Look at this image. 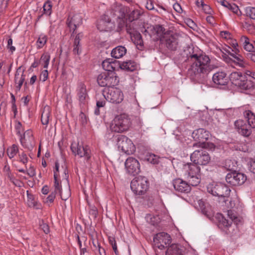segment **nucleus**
<instances>
[{
    "instance_id": "1",
    "label": "nucleus",
    "mask_w": 255,
    "mask_h": 255,
    "mask_svg": "<svg viewBox=\"0 0 255 255\" xmlns=\"http://www.w3.org/2000/svg\"><path fill=\"white\" fill-rule=\"evenodd\" d=\"M228 217L230 219H226L222 214H217L216 218L219 220V227L227 234H232L236 225L240 221V219L237 216L233 210L228 211Z\"/></svg>"
},
{
    "instance_id": "2",
    "label": "nucleus",
    "mask_w": 255,
    "mask_h": 255,
    "mask_svg": "<svg viewBox=\"0 0 255 255\" xmlns=\"http://www.w3.org/2000/svg\"><path fill=\"white\" fill-rule=\"evenodd\" d=\"M209 136V132L204 128H199L194 130L192 132V138L196 142L193 144V146H199L210 150H214L215 145L213 143L206 142Z\"/></svg>"
},
{
    "instance_id": "3",
    "label": "nucleus",
    "mask_w": 255,
    "mask_h": 255,
    "mask_svg": "<svg viewBox=\"0 0 255 255\" xmlns=\"http://www.w3.org/2000/svg\"><path fill=\"white\" fill-rule=\"evenodd\" d=\"M131 126L129 117L125 114L117 116L112 121L110 129L112 132L122 133L128 130Z\"/></svg>"
},
{
    "instance_id": "4",
    "label": "nucleus",
    "mask_w": 255,
    "mask_h": 255,
    "mask_svg": "<svg viewBox=\"0 0 255 255\" xmlns=\"http://www.w3.org/2000/svg\"><path fill=\"white\" fill-rule=\"evenodd\" d=\"M202 148L196 150L192 153V170L195 173L198 174L200 171V168L197 165H206L210 160L208 153Z\"/></svg>"
},
{
    "instance_id": "5",
    "label": "nucleus",
    "mask_w": 255,
    "mask_h": 255,
    "mask_svg": "<svg viewBox=\"0 0 255 255\" xmlns=\"http://www.w3.org/2000/svg\"><path fill=\"white\" fill-rule=\"evenodd\" d=\"M194 51V47L192 48ZM192 52V68H194V73H205L209 69V63L210 59L208 56L199 54H194Z\"/></svg>"
},
{
    "instance_id": "6",
    "label": "nucleus",
    "mask_w": 255,
    "mask_h": 255,
    "mask_svg": "<svg viewBox=\"0 0 255 255\" xmlns=\"http://www.w3.org/2000/svg\"><path fill=\"white\" fill-rule=\"evenodd\" d=\"M207 189L212 195L223 198L225 202L228 201L226 198H228L231 192L230 189L225 184L214 182L209 184Z\"/></svg>"
},
{
    "instance_id": "7",
    "label": "nucleus",
    "mask_w": 255,
    "mask_h": 255,
    "mask_svg": "<svg viewBox=\"0 0 255 255\" xmlns=\"http://www.w3.org/2000/svg\"><path fill=\"white\" fill-rule=\"evenodd\" d=\"M149 182L147 179L143 176H139L135 177L130 183V188L135 194H144L147 190Z\"/></svg>"
},
{
    "instance_id": "8",
    "label": "nucleus",
    "mask_w": 255,
    "mask_h": 255,
    "mask_svg": "<svg viewBox=\"0 0 255 255\" xmlns=\"http://www.w3.org/2000/svg\"><path fill=\"white\" fill-rule=\"evenodd\" d=\"M106 92V100L112 103L120 104L124 100V94L119 88L114 87H108Z\"/></svg>"
},
{
    "instance_id": "9",
    "label": "nucleus",
    "mask_w": 255,
    "mask_h": 255,
    "mask_svg": "<svg viewBox=\"0 0 255 255\" xmlns=\"http://www.w3.org/2000/svg\"><path fill=\"white\" fill-rule=\"evenodd\" d=\"M117 145L119 150L127 154H132L135 151V147L132 141L124 135L118 137Z\"/></svg>"
},
{
    "instance_id": "10",
    "label": "nucleus",
    "mask_w": 255,
    "mask_h": 255,
    "mask_svg": "<svg viewBox=\"0 0 255 255\" xmlns=\"http://www.w3.org/2000/svg\"><path fill=\"white\" fill-rule=\"evenodd\" d=\"M71 149L73 154L80 157H85L88 161L91 158V151L87 145L84 146L79 142H73L71 145Z\"/></svg>"
},
{
    "instance_id": "11",
    "label": "nucleus",
    "mask_w": 255,
    "mask_h": 255,
    "mask_svg": "<svg viewBox=\"0 0 255 255\" xmlns=\"http://www.w3.org/2000/svg\"><path fill=\"white\" fill-rule=\"evenodd\" d=\"M161 42L170 50L175 51L178 46V37L170 32L161 38Z\"/></svg>"
},
{
    "instance_id": "12",
    "label": "nucleus",
    "mask_w": 255,
    "mask_h": 255,
    "mask_svg": "<svg viewBox=\"0 0 255 255\" xmlns=\"http://www.w3.org/2000/svg\"><path fill=\"white\" fill-rule=\"evenodd\" d=\"M246 180L247 177L244 174L237 172L236 171L229 173L226 177L227 182L232 186L241 185L244 183Z\"/></svg>"
},
{
    "instance_id": "13",
    "label": "nucleus",
    "mask_w": 255,
    "mask_h": 255,
    "mask_svg": "<svg viewBox=\"0 0 255 255\" xmlns=\"http://www.w3.org/2000/svg\"><path fill=\"white\" fill-rule=\"evenodd\" d=\"M194 206L196 209L201 211L207 217L211 219L214 215V211L212 207L207 203H205L202 199L194 200Z\"/></svg>"
},
{
    "instance_id": "14",
    "label": "nucleus",
    "mask_w": 255,
    "mask_h": 255,
    "mask_svg": "<svg viewBox=\"0 0 255 255\" xmlns=\"http://www.w3.org/2000/svg\"><path fill=\"white\" fill-rule=\"evenodd\" d=\"M20 137V141L23 147L29 150L33 148L35 142L33 132L31 130H27Z\"/></svg>"
},
{
    "instance_id": "15",
    "label": "nucleus",
    "mask_w": 255,
    "mask_h": 255,
    "mask_svg": "<svg viewBox=\"0 0 255 255\" xmlns=\"http://www.w3.org/2000/svg\"><path fill=\"white\" fill-rule=\"evenodd\" d=\"M127 172L133 175L138 174L140 171V166L139 161L135 158L129 157L125 163Z\"/></svg>"
},
{
    "instance_id": "16",
    "label": "nucleus",
    "mask_w": 255,
    "mask_h": 255,
    "mask_svg": "<svg viewBox=\"0 0 255 255\" xmlns=\"http://www.w3.org/2000/svg\"><path fill=\"white\" fill-rule=\"evenodd\" d=\"M155 246L160 250L164 248L165 246L171 243V237L167 233L160 232L157 233L153 238Z\"/></svg>"
},
{
    "instance_id": "17",
    "label": "nucleus",
    "mask_w": 255,
    "mask_h": 255,
    "mask_svg": "<svg viewBox=\"0 0 255 255\" xmlns=\"http://www.w3.org/2000/svg\"><path fill=\"white\" fill-rule=\"evenodd\" d=\"M235 128L237 131L241 135L245 137H249L252 133V129L248 125L246 121L239 119L234 123Z\"/></svg>"
},
{
    "instance_id": "18",
    "label": "nucleus",
    "mask_w": 255,
    "mask_h": 255,
    "mask_svg": "<svg viewBox=\"0 0 255 255\" xmlns=\"http://www.w3.org/2000/svg\"><path fill=\"white\" fill-rule=\"evenodd\" d=\"M128 7L122 4H114L111 6L109 12L111 17H115L116 19L119 17H125L126 13H128Z\"/></svg>"
},
{
    "instance_id": "19",
    "label": "nucleus",
    "mask_w": 255,
    "mask_h": 255,
    "mask_svg": "<svg viewBox=\"0 0 255 255\" xmlns=\"http://www.w3.org/2000/svg\"><path fill=\"white\" fill-rule=\"evenodd\" d=\"M114 27V23L109 15L104 14L97 24L98 29L101 31H111Z\"/></svg>"
},
{
    "instance_id": "20",
    "label": "nucleus",
    "mask_w": 255,
    "mask_h": 255,
    "mask_svg": "<svg viewBox=\"0 0 255 255\" xmlns=\"http://www.w3.org/2000/svg\"><path fill=\"white\" fill-rule=\"evenodd\" d=\"M127 32L130 34L132 41L136 45L137 48L142 50L144 48V43L140 33L133 29L128 28Z\"/></svg>"
},
{
    "instance_id": "21",
    "label": "nucleus",
    "mask_w": 255,
    "mask_h": 255,
    "mask_svg": "<svg viewBox=\"0 0 255 255\" xmlns=\"http://www.w3.org/2000/svg\"><path fill=\"white\" fill-rule=\"evenodd\" d=\"M82 23V18L79 14H75L71 18L69 17L67 19V24L69 27L70 31H73L74 33L77 27Z\"/></svg>"
},
{
    "instance_id": "22",
    "label": "nucleus",
    "mask_w": 255,
    "mask_h": 255,
    "mask_svg": "<svg viewBox=\"0 0 255 255\" xmlns=\"http://www.w3.org/2000/svg\"><path fill=\"white\" fill-rule=\"evenodd\" d=\"M173 186L176 190L181 192L188 193L191 190L190 185L180 179H176L174 181Z\"/></svg>"
},
{
    "instance_id": "23",
    "label": "nucleus",
    "mask_w": 255,
    "mask_h": 255,
    "mask_svg": "<svg viewBox=\"0 0 255 255\" xmlns=\"http://www.w3.org/2000/svg\"><path fill=\"white\" fill-rule=\"evenodd\" d=\"M77 96L81 104L85 105L88 101V96L87 92L86 87L84 84H81L77 91Z\"/></svg>"
},
{
    "instance_id": "24",
    "label": "nucleus",
    "mask_w": 255,
    "mask_h": 255,
    "mask_svg": "<svg viewBox=\"0 0 255 255\" xmlns=\"http://www.w3.org/2000/svg\"><path fill=\"white\" fill-rule=\"evenodd\" d=\"M250 78H252L255 80V72L248 71L243 76L239 72H234L232 73L229 77L230 80H239L241 78H246L248 79Z\"/></svg>"
},
{
    "instance_id": "25",
    "label": "nucleus",
    "mask_w": 255,
    "mask_h": 255,
    "mask_svg": "<svg viewBox=\"0 0 255 255\" xmlns=\"http://www.w3.org/2000/svg\"><path fill=\"white\" fill-rule=\"evenodd\" d=\"M148 28H150V31H152L153 34H156L157 40L159 39L161 41V38H162L164 35L167 34L168 33L165 32L164 28L160 25H155V26H148Z\"/></svg>"
},
{
    "instance_id": "26",
    "label": "nucleus",
    "mask_w": 255,
    "mask_h": 255,
    "mask_svg": "<svg viewBox=\"0 0 255 255\" xmlns=\"http://www.w3.org/2000/svg\"><path fill=\"white\" fill-rule=\"evenodd\" d=\"M50 108L49 106H45L41 114V121L42 124L45 126L44 129H46L49 123V117L50 116Z\"/></svg>"
},
{
    "instance_id": "27",
    "label": "nucleus",
    "mask_w": 255,
    "mask_h": 255,
    "mask_svg": "<svg viewBox=\"0 0 255 255\" xmlns=\"http://www.w3.org/2000/svg\"><path fill=\"white\" fill-rule=\"evenodd\" d=\"M127 53L126 47L123 46H118L114 48L111 51V55L113 57L119 59L122 57Z\"/></svg>"
},
{
    "instance_id": "28",
    "label": "nucleus",
    "mask_w": 255,
    "mask_h": 255,
    "mask_svg": "<svg viewBox=\"0 0 255 255\" xmlns=\"http://www.w3.org/2000/svg\"><path fill=\"white\" fill-rule=\"evenodd\" d=\"M244 115L247 119L248 125L250 126V128H255V115L252 111L246 110Z\"/></svg>"
},
{
    "instance_id": "29",
    "label": "nucleus",
    "mask_w": 255,
    "mask_h": 255,
    "mask_svg": "<svg viewBox=\"0 0 255 255\" xmlns=\"http://www.w3.org/2000/svg\"><path fill=\"white\" fill-rule=\"evenodd\" d=\"M221 50L223 53L222 56L224 61L228 63H231L232 60L228 57L227 54H229L231 56V54H233V53L232 52L234 51L233 48L228 45H225L222 47V49Z\"/></svg>"
},
{
    "instance_id": "30",
    "label": "nucleus",
    "mask_w": 255,
    "mask_h": 255,
    "mask_svg": "<svg viewBox=\"0 0 255 255\" xmlns=\"http://www.w3.org/2000/svg\"><path fill=\"white\" fill-rule=\"evenodd\" d=\"M232 83L243 90L249 89L253 86L252 81H233Z\"/></svg>"
},
{
    "instance_id": "31",
    "label": "nucleus",
    "mask_w": 255,
    "mask_h": 255,
    "mask_svg": "<svg viewBox=\"0 0 255 255\" xmlns=\"http://www.w3.org/2000/svg\"><path fill=\"white\" fill-rule=\"evenodd\" d=\"M182 251L179 246L177 244H172L167 249L165 255H181Z\"/></svg>"
},
{
    "instance_id": "32",
    "label": "nucleus",
    "mask_w": 255,
    "mask_h": 255,
    "mask_svg": "<svg viewBox=\"0 0 255 255\" xmlns=\"http://www.w3.org/2000/svg\"><path fill=\"white\" fill-rule=\"evenodd\" d=\"M142 14V13L140 10L133 9L127 15V20H128V22H131L138 19Z\"/></svg>"
},
{
    "instance_id": "33",
    "label": "nucleus",
    "mask_w": 255,
    "mask_h": 255,
    "mask_svg": "<svg viewBox=\"0 0 255 255\" xmlns=\"http://www.w3.org/2000/svg\"><path fill=\"white\" fill-rule=\"evenodd\" d=\"M27 204L29 207H33L35 209H39L40 204L35 200L34 196L30 194L28 191H27Z\"/></svg>"
},
{
    "instance_id": "34",
    "label": "nucleus",
    "mask_w": 255,
    "mask_h": 255,
    "mask_svg": "<svg viewBox=\"0 0 255 255\" xmlns=\"http://www.w3.org/2000/svg\"><path fill=\"white\" fill-rule=\"evenodd\" d=\"M122 66L123 70L130 72L133 71L137 68L136 63L131 60L123 62L122 63Z\"/></svg>"
},
{
    "instance_id": "35",
    "label": "nucleus",
    "mask_w": 255,
    "mask_h": 255,
    "mask_svg": "<svg viewBox=\"0 0 255 255\" xmlns=\"http://www.w3.org/2000/svg\"><path fill=\"white\" fill-rule=\"evenodd\" d=\"M224 167L228 170H235L237 167V162L234 159H226L225 161Z\"/></svg>"
},
{
    "instance_id": "36",
    "label": "nucleus",
    "mask_w": 255,
    "mask_h": 255,
    "mask_svg": "<svg viewBox=\"0 0 255 255\" xmlns=\"http://www.w3.org/2000/svg\"><path fill=\"white\" fill-rule=\"evenodd\" d=\"M80 33H78L75 37L74 42V48L73 50L74 54L79 55L81 52V46L80 45Z\"/></svg>"
},
{
    "instance_id": "37",
    "label": "nucleus",
    "mask_w": 255,
    "mask_h": 255,
    "mask_svg": "<svg viewBox=\"0 0 255 255\" xmlns=\"http://www.w3.org/2000/svg\"><path fill=\"white\" fill-rule=\"evenodd\" d=\"M208 81L209 82V83H208V84H209L211 87L222 89H224L225 88V86L228 83L227 81H221V82H220V81Z\"/></svg>"
},
{
    "instance_id": "38",
    "label": "nucleus",
    "mask_w": 255,
    "mask_h": 255,
    "mask_svg": "<svg viewBox=\"0 0 255 255\" xmlns=\"http://www.w3.org/2000/svg\"><path fill=\"white\" fill-rule=\"evenodd\" d=\"M19 150L18 145L16 144H13L11 146L7 148L6 153L9 158H13L16 154L18 153Z\"/></svg>"
},
{
    "instance_id": "39",
    "label": "nucleus",
    "mask_w": 255,
    "mask_h": 255,
    "mask_svg": "<svg viewBox=\"0 0 255 255\" xmlns=\"http://www.w3.org/2000/svg\"><path fill=\"white\" fill-rule=\"evenodd\" d=\"M54 187L55 189V191L54 193L56 194L58 193L59 194H61V192L62 191V187L61 185V182L59 180L58 177V174L55 172H54Z\"/></svg>"
},
{
    "instance_id": "40",
    "label": "nucleus",
    "mask_w": 255,
    "mask_h": 255,
    "mask_svg": "<svg viewBox=\"0 0 255 255\" xmlns=\"http://www.w3.org/2000/svg\"><path fill=\"white\" fill-rule=\"evenodd\" d=\"M117 22L118 24V28L119 30H121L125 26L126 27V29L129 28L128 26V24L127 23L128 20H127V17H119L116 18Z\"/></svg>"
},
{
    "instance_id": "41",
    "label": "nucleus",
    "mask_w": 255,
    "mask_h": 255,
    "mask_svg": "<svg viewBox=\"0 0 255 255\" xmlns=\"http://www.w3.org/2000/svg\"><path fill=\"white\" fill-rule=\"evenodd\" d=\"M231 56L234 58V62L236 63L237 65H238L239 66L242 67L245 66L244 58L241 55L236 53L231 54Z\"/></svg>"
},
{
    "instance_id": "42",
    "label": "nucleus",
    "mask_w": 255,
    "mask_h": 255,
    "mask_svg": "<svg viewBox=\"0 0 255 255\" xmlns=\"http://www.w3.org/2000/svg\"><path fill=\"white\" fill-rule=\"evenodd\" d=\"M114 76L115 77V80H116L117 76L115 72H104L98 75L97 80H109V77L111 79L113 78Z\"/></svg>"
},
{
    "instance_id": "43",
    "label": "nucleus",
    "mask_w": 255,
    "mask_h": 255,
    "mask_svg": "<svg viewBox=\"0 0 255 255\" xmlns=\"http://www.w3.org/2000/svg\"><path fill=\"white\" fill-rule=\"evenodd\" d=\"M145 160L152 164H157L158 162V157L157 155L148 153L145 156Z\"/></svg>"
},
{
    "instance_id": "44",
    "label": "nucleus",
    "mask_w": 255,
    "mask_h": 255,
    "mask_svg": "<svg viewBox=\"0 0 255 255\" xmlns=\"http://www.w3.org/2000/svg\"><path fill=\"white\" fill-rule=\"evenodd\" d=\"M50 60V55L48 54H43L42 55L39 60V64H41L43 68H47Z\"/></svg>"
},
{
    "instance_id": "45",
    "label": "nucleus",
    "mask_w": 255,
    "mask_h": 255,
    "mask_svg": "<svg viewBox=\"0 0 255 255\" xmlns=\"http://www.w3.org/2000/svg\"><path fill=\"white\" fill-rule=\"evenodd\" d=\"M102 65L105 72H113L112 70V64L111 63V59L105 60L102 62Z\"/></svg>"
},
{
    "instance_id": "46",
    "label": "nucleus",
    "mask_w": 255,
    "mask_h": 255,
    "mask_svg": "<svg viewBox=\"0 0 255 255\" xmlns=\"http://www.w3.org/2000/svg\"><path fill=\"white\" fill-rule=\"evenodd\" d=\"M47 40V37L45 35L40 34L36 42L37 48H42L46 44Z\"/></svg>"
},
{
    "instance_id": "47",
    "label": "nucleus",
    "mask_w": 255,
    "mask_h": 255,
    "mask_svg": "<svg viewBox=\"0 0 255 255\" xmlns=\"http://www.w3.org/2000/svg\"><path fill=\"white\" fill-rule=\"evenodd\" d=\"M245 11L247 16L251 18L255 19V7L252 6H248L245 8Z\"/></svg>"
},
{
    "instance_id": "48",
    "label": "nucleus",
    "mask_w": 255,
    "mask_h": 255,
    "mask_svg": "<svg viewBox=\"0 0 255 255\" xmlns=\"http://www.w3.org/2000/svg\"><path fill=\"white\" fill-rule=\"evenodd\" d=\"M111 63L112 64V70L113 72L123 70L122 64H121L119 61L111 59Z\"/></svg>"
},
{
    "instance_id": "49",
    "label": "nucleus",
    "mask_w": 255,
    "mask_h": 255,
    "mask_svg": "<svg viewBox=\"0 0 255 255\" xmlns=\"http://www.w3.org/2000/svg\"><path fill=\"white\" fill-rule=\"evenodd\" d=\"M44 13L49 15L51 13L52 4L50 1H47L44 4L43 6Z\"/></svg>"
},
{
    "instance_id": "50",
    "label": "nucleus",
    "mask_w": 255,
    "mask_h": 255,
    "mask_svg": "<svg viewBox=\"0 0 255 255\" xmlns=\"http://www.w3.org/2000/svg\"><path fill=\"white\" fill-rule=\"evenodd\" d=\"M226 75L227 74L225 72L218 71L213 75L212 80H223Z\"/></svg>"
},
{
    "instance_id": "51",
    "label": "nucleus",
    "mask_w": 255,
    "mask_h": 255,
    "mask_svg": "<svg viewBox=\"0 0 255 255\" xmlns=\"http://www.w3.org/2000/svg\"><path fill=\"white\" fill-rule=\"evenodd\" d=\"M24 70L21 67H19L16 72L15 75V79H20V80H25V75H23Z\"/></svg>"
},
{
    "instance_id": "52",
    "label": "nucleus",
    "mask_w": 255,
    "mask_h": 255,
    "mask_svg": "<svg viewBox=\"0 0 255 255\" xmlns=\"http://www.w3.org/2000/svg\"><path fill=\"white\" fill-rule=\"evenodd\" d=\"M56 193L52 192L44 200V203L49 205L52 203L55 198Z\"/></svg>"
},
{
    "instance_id": "53",
    "label": "nucleus",
    "mask_w": 255,
    "mask_h": 255,
    "mask_svg": "<svg viewBox=\"0 0 255 255\" xmlns=\"http://www.w3.org/2000/svg\"><path fill=\"white\" fill-rule=\"evenodd\" d=\"M19 161L24 164H26L28 162V157L26 153L22 152L19 154Z\"/></svg>"
},
{
    "instance_id": "54",
    "label": "nucleus",
    "mask_w": 255,
    "mask_h": 255,
    "mask_svg": "<svg viewBox=\"0 0 255 255\" xmlns=\"http://www.w3.org/2000/svg\"><path fill=\"white\" fill-rule=\"evenodd\" d=\"M15 129L16 133L19 136H21L22 132L23 131L24 129L22 127L21 124L18 122L15 125Z\"/></svg>"
},
{
    "instance_id": "55",
    "label": "nucleus",
    "mask_w": 255,
    "mask_h": 255,
    "mask_svg": "<svg viewBox=\"0 0 255 255\" xmlns=\"http://www.w3.org/2000/svg\"><path fill=\"white\" fill-rule=\"evenodd\" d=\"M101 96L103 97L102 99H99L97 101L96 106L98 108L103 107L105 105V104H106L105 97H106V95L103 94V95H101Z\"/></svg>"
},
{
    "instance_id": "56",
    "label": "nucleus",
    "mask_w": 255,
    "mask_h": 255,
    "mask_svg": "<svg viewBox=\"0 0 255 255\" xmlns=\"http://www.w3.org/2000/svg\"><path fill=\"white\" fill-rule=\"evenodd\" d=\"M140 31L145 36L148 35L150 37H151V35L153 34L152 33V31H150V28H148V27L146 28L145 26H143L142 28H141Z\"/></svg>"
},
{
    "instance_id": "57",
    "label": "nucleus",
    "mask_w": 255,
    "mask_h": 255,
    "mask_svg": "<svg viewBox=\"0 0 255 255\" xmlns=\"http://www.w3.org/2000/svg\"><path fill=\"white\" fill-rule=\"evenodd\" d=\"M25 173L29 177H32L36 175L35 169L33 166H30L29 168L26 170Z\"/></svg>"
},
{
    "instance_id": "58",
    "label": "nucleus",
    "mask_w": 255,
    "mask_h": 255,
    "mask_svg": "<svg viewBox=\"0 0 255 255\" xmlns=\"http://www.w3.org/2000/svg\"><path fill=\"white\" fill-rule=\"evenodd\" d=\"M190 47H188V49L187 50H184L182 53H181V55L183 57H185L186 59L184 60V61H186L187 60H189L190 59H191V54L190 52L189 51V49Z\"/></svg>"
},
{
    "instance_id": "59",
    "label": "nucleus",
    "mask_w": 255,
    "mask_h": 255,
    "mask_svg": "<svg viewBox=\"0 0 255 255\" xmlns=\"http://www.w3.org/2000/svg\"><path fill=\"white\" fill-rule=\"evenodd\" d=\"M192 30L194 31V32L192 31V36L194 35L195 37H197V34L200 33V30L196 24L193 21H192Z\"/></svg>"
},
{
    "instance_id": "60",
    "label": "nucleus",
    "mask_w": 255,
    "mask_h": 255,
    "mask_svg": "<svg viewBox=\"0 0 255 255\" xmlns=\"http://www.w3.org/2000/svg\"><path fill=\"white\" fill-rule=\"evenodd\" d=\"M60 196H61V198L63 200H66L70 196V189H69V186H68V189H67V192L66 193V194H63L62 192V191L61 192V194H59Z\"/></svg>"
},
{
    "instance_id": "61",
    "label": "nucleus",
    "mask_w": 255,
    "mask_h": 255,
    "mask_svg": "<svg viewBox=\"0 0 255 255\" xmlns=\"http://www.w3.org/2000/svg\"><path fill=\"white\" fill-rule=\"evenodd\" d=\"M5 176L7 177V178L11 182L15 185H16L15 181H17V180H16L14 175L11 173V172L8 174H7Z\"/></svg>"
},
{
    "instance_id": "62",
    "label": "nucleus",
    "mask_w": 255,
    "mask_h": 255,
    "mask_svg": "<svg viewBox=\"0 0 255 255\" xmlns=\"http://www.w3.org/2000/svg\"><path fill=\"white\" fill-rule=\"evenodd\" d=\"M12 39L10 38L7 40V48L9 49L11 52L12 53L13 51L15 50V47L14 46H12Z\"/></svg>"
},
{
    "instance_id": "63",
    "label": "nucleus",
    "mask_w": 255,
    "mask_h": 255,
    "mask_svg": "<svg viewBox=\"0 0 255 255\" xmlns=\"http://www.w3.org/2000/svg\"><path fill=\"white\" fill-rule=\"evenodd\" d=\"M218 2L225 7H227L228 8H232V5L226 0H218Z\"/></svg>"
},
{
    "instance_id": "64",
    "label": "nucleus",
    "mask_w": 255,
    "mask_h": 255,
    "mask_svg": "<svg viewBox=\"0 0 255 255\" xmlns=\"http://www.w3.org/2000/svg\"><path fill=\"white\" fill-rule=\"evenodd\" d=\"M202 8L204 11L205 12V13L207 14H211L212 12V10L209 5L204 4V5L202 7Z\"/></svg>"
}]
</instances>
